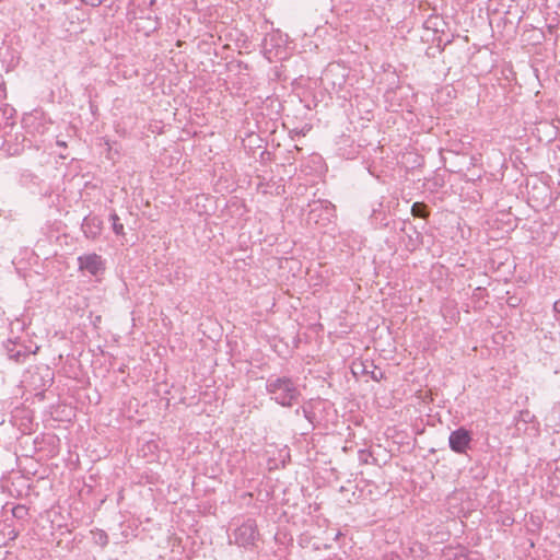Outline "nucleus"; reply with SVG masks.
I'll return each mask as SVG.
<instances>
[{
  "mask_svg": "<svg viewBox=\"0 0 560 560\" xmlns=\"http://www.w3.org/2000/svg\"><path fill=\"white\" fill-rule=\"evenodd\" d=\"M23 513H26V509L24 506H22V505L14 506L12 509V514L15 517H22Z\"/></svg>",
  "mask_w": 560,
  "mask_h": 560,
  "instance_id": "nucleus-9",
  "label": "nucleus"
},
{
  "mask_svg": "<svg viewBox=\"0 0 560 560\" xmlns=\"http://www.w3.org/2000/svg\"><path fill=\"white\" fill-rule=\"evenodd\" d=\"M4 349L9 359L15 363L23 362L31 353L24 345L19 343L16 340L12 339H9L4 343Z\"/></svg>",
  "mask_w": 560,
  "mask_h": 560,
  "instance_id": "nucleus-5",
  "label": "nucleus"
},
{
  "mask_svg": "<svg viewBox=\"0 0 560 560\" xmlns=\"http://www.w3.org/2000/svg\"><path fill=\"white\" fill-rule=\"evenodd\" d=\"M267 392L271 395L272 399L284 407L292 406L300 396L298 387L288 377L268 380Z\"/></svg>",
  "mask_w": 560,
  "mask_h": 560,
  "instance_id": "nucleus-1",
  "label": "nucleus"
},
{
  "mask_svg": "<svg viewBox=\"0 0 560 560\" xmlns=\"http://www.w3.org/2000/svg\"><path fill=\"white\" fill-rule=\"evenodd\" d=\"M103 230V222L97 217H86L82 222V231L90 240L97 238Z\"/></svg>",
  "mask_w": 560,
  "mask_h": 560,
  "instance_id": "nucleus-6",
  "label": "nucleus"
},
{
  "mask_svg": "<svg viewBox=\"0 0 560 560\" xmlns=\"http://www.w3.org/2000/svg\"><path fill=\"white\" fill-rule=\"evenodd\" d=\"M18 535H19V533L15 532L14 529H11L9 532V537H10L11 540L15 539L18 537Z\"/></svg>",
  "mask_w": 560,
  "mask_h": 560,
  "instance_id": "nucleus-13",
  "label": "nucleus"
},
{
  "mask_svg": "<svg viewBox=\"0 0 560 560\" xmlns=\"http://www.w3.org/2000/svg\"><path fill=\"white\" fill-rule=\"evenodd\" d=\"M553 311L558 315L557 319H560V299L553 303Z\"/></svg>",
  "mask_w": 560,
  "mask_h": 560,
  "instance_id": "nucleus-11",
  "label": "nucleus"
},
{
  "mask_svg": "<svg viewBox=\"0 0 560 560\" xmlns=\"http://www.w3.org/2000/svg\"><path fill=\"white\" fill-rule=\"evenodd\" d=\"M325 210H326V211H328V212H330V211H331V208L327 206V207H325Z\"/></svg>",
  "mask_w": 560,
  "mask_h": 560,
  "instance_id": "nucleus-15",
  "label": "nucleus"
},
{
  "mask_svg": "<svg viewBox=\"0 0 560 560\" xmlns=\"http://www.w3.org/2000/svg\"><path fill=\"white\" fill-rule=\"evenodd\" d=\"M79 268L96 276L104 269V264L100 255L93 253L78 257Z\"/></svg>",
  "mask_w": 560,
  "mask_h": 560,
  "instance_id": "nucleus-4",
  "label": "nucleus"
},
{
  "mask_svg": "<svg viewBox=\"0 0 560 560\" xmlns=\"http://www.w3.org/2000/svg\"><path fill=\"white\" fill-rule=\"evenodd\" d=\"M323 208H324V207H323V205H322V203L316 205V206L312 209V211H311V215L315 214L319 209H323Z\"/></svg>",
  "mask_w": 560,
  "mask_h": 560,
  "instance_id": "nucleus-12",
  "label": "nucleus"
},
{
  "mask_svg": "<svg viewBox=\"0 0 560 560\" xmlns=\"http://www.w3.org/2000/svg\"><path fill=\"white\" fill-rule=\"evenodd\" d=\"M234 542L244 548H253L259 538L255 520L247 518L233 532Z\"/></svg>",
  "mask_w": 560,
  "mask_h": 560,
  "instance_id": "nucleus-2",
  "label": "nucleus"
},
{
  "mask_svg": "<svg viewBox=\"0 0 560 560\" xmlns=\"http://www.w3.org/2000/svg\"><path fill=\"white\" fill-rule=\"evenodd\" d=\"M109 220L113 224V231L117 235H124V225L119 222V217L117 213L113 212L109 215Z\"/></svg>",
  "mask_w": 560,
  "mask_h": 560,
  "instance_id": "nucleus-8",
  "label": "nucleus"
},
{
  "mask_svg": "<svg viewBox=\"0 0 560 560\" xmlns=\"http://www.w3.org/2000/svg\"><path fill=\"white\" fill-rule=\"evenodd\" d=\"M448 560H469L468 556L463 551L455 552Z\"/></svg>",
  "mask_w": 560,
  "mask_h": 560,
  "instance_id": "nucleus-10",
  "label": "nucleus"
},
{
  "mask_svg": "<svg viewBox=\"0 0 560 560\" xmlns=\"http://www.w3.org/2000/svg\"><path fill=\"white\" fill-rule=\"evenodd\" d=\"M411 213L417 218H427L429 212L427 211V206L422 202H415L411 207Z\"/></svg>",
  "mask_w": 560,
  "mask_h": 560,
  "instance_id": "nucleus-7",
  "label": "nucleus"
},
{
  "mask_svg": "<svg viewBox=\"0 0 560 560\" xmlns=\"http://www.w3.org/2000/svg\"><path fill=\"white\" fill-rule=\"evenodd\" d=\"M100 540H102L103 545L107 544V536L104 533H101L100 534Z\"/></svg>",
  "mask_w": 560,
  "mask_h": 560,
  "instance_id": "nucleus-14",
  "label": "nucleus"
},
{
  "mask_svg": "<svg viewBox=\"0 0 560 560\" xmlns=\"http://www.w3.org/2000/svg\"><path fill=\"white\" fill-rule=\"evenodd\" d=\"M471 440V433L465 428H459L450 434L448 444L453 452L465 454L469 448Z\"/></svg>",
  "mask_w": 560,
  "mask_h": 560,
  "instance_id": "nucleus-3",
  "label": "nucleus"
}]
</instances>
